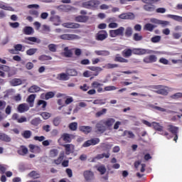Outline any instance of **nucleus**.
<instances>
[{
    "mask_svg": "<svg viewBox=\"0 0 182 182\" xmlns=\"http://www.w3.org/2000/svg\"><path fill=\"white\" fill-rule=\"evenodd\" d=\"M141 2L146 4L143 6V9L146 12H154L156 11V6L153 4L160 2V0H141Z\"/></svg>",
    "mask_w": 182,
    "mask_h": 182,
    "instance_id": "f257e3e1",
    "label": "nucleus"
},
{
    "mask_svg": "<svg viewBox=\"0 0 182 182\" xmlns=\"http://www.w3.org/2000/svg\"><path fill=\"white\" fill-rule=\"evenodd\" d=\"M100 5V1L98 0H90L82 3V8H85L86 9H97Z\"/></svg>",
    "mask_w": 182,
    "mask_h": 182,
    "instance_id": "f03ea898",
    "label": "nucleus"
},
{
    "mask_svg": "<svg viewBox=\"0 0 182 182\" xmlns=\"http://www.w3.org/2000/svg\"><path fill=\"white\" fill-rule=\"evenodd\" d=\"M65 159V153L63 151H60V155L57 157V159H54V164L60 165L62 164V166L66 168L69 166V161L63 159Z\"/></svg>",
    "mask_w": 182,
    "mask_h": 182,
    "instance_id": "7ed1b4c3",
    "label": "nucleus"
},
{
    "mask_svg": "<svg viewBox=\"0 0 182 182\" xmlns=\"http://www.w3.org/2000/svg\"><path fill=\"white\" fill-rule=\"evenodd\" d=\"M154 89H156L154 93L160 95L168 96V87H164L163 85H155Z\"/></svg>",
    "mask_w": 182,
    "mask_h": 182,
    "instance_id": "20e7f679",
    "label": "nucleus"
},
{
    "mask_svg": "<svg viewBox=\"0 0 182 182\" xmlns=\"http://www.w3.org/2000/svg\"><path fill=\"white\" fill-rule=\"evenodd\" d=\"M124 27H119V28L116 30H110L109 31V35L110 38H116L117 36H124Z\"/></svg>",
    "mask_w": 182,
    "mask_h": 182,
    "instance_id": "39448f33",
    "label": "nucleus"
},
{
    "mask_svg": "<svg viewBox=\"0 0 182 182\" xmlns=\"http://www.w3.org/2000/svg\"><path fill=\"white\" fill-rule=\"evenodd\" d=\"M114 123V119L109 118L107 119H102L100 120L96 124L97 125H103L107 127V128L112 127Z\"/></svg>",
    "mask_w": 182,
    "mask_h": 182,
    "instance_id": "423d86ee",
    "label": "nucleus"
},
{
    "mask_svg": "<svg viewBox=\"0 0 182 182\" xmlns=\"http://www.w3.org/2000/svg\"><path fill=\"white\" fill-rule=\"evenodd\" d=\"M131 52L135 55H144L151 53L150 50L144 48H132Z\"/></svg>",
    "mask_w": 182,
    "mask_h": 182,
    "instance_id": "0eeeda50",
    "label": "nucleus"
},
{
    "mask_svg": "<svg viewBox=\"0 0 182 182\" xmlns=\"http://www.w3.org/2000/svg\"><path fill=\"white\" fill-rule=\"evenodd\" d=\"M168 132L173 134V141L176 142V141L178 140V128L173 125H168Z\"/></svg>",
    "mask_w": 182,
    "mask_h": 182,
    "instance_id": "6e6552de",
    "label": "nucleus"
},
{
    "mask_svg": "<svg viewBox=\"0 0 182 182\" xmlns=\"http://www.w3.org/2000/svg\"><path fill=\"white\" fill-rule=\"evenodd\" d=\"M60 146L65 148V151H62V152L65 153V154L66 155L71 154L72 153H73V151L75 150V146L72 144H60Z\"/></svg>",
    "mask_w": 182,
    "mask_h": 182,
    "instance_id": "1a4fd4ad",
    "label": "nucleus"
},
{
    "mask_svg": "<svg viewBox=\"0 0 182 182\" xmlns=\"http://www.w3.org/2000/svg\"><path fill=\"white\" fill-rule=\"evenodd\" d=\"M108 34L106 31H100L95 35V41H103L107 38Z\"/></svg>",
    "mask_w": 182,
    "mask_h": 182,
    "instance_id": "9d476101",
    "label": "nucleus"
},
{
    "mask_svg": "<svg viewBox=\"0 0 182 182\" xmlns=\"http://www.w3.org/2000/svg\"><path fill=\"white\" fill-rule=\"evenodd\" d=\"M55 8L60 12H70V11H73V9H75V7L65 4L57 6Z\"/></svg>",
    "mask_w": 182,
    "mask_h": 182,
    "instance_id": "9b49d317",
    "label": "nucleus"
},
{
    "mask_svg": "<svg viewBox=\"0 0 182 182\" xmlns=\"http://www.w3.org/2000/svg\"><path fill=\"white\" fill-rule=\"evenodd\" d=\"M73 137V135L70 134L65 133L62 134V136H60V139H58V144H60V141L63 140L65 141V143H70L72 141V139Z\"/></svg>",
    "mask_w": 182,
    "mask_h": 182,
    "instance_id": "f8f14e48",
    "label": "nucleus"
},
{
    "mask_svg": "<svg viewBox=\"0 0 182 182\" xmlns=\"http://www.w3.org/2000/svg\"><path fill=\"white\" fill-rule=\"evenodd\" d=\"M98 143H100V139L98 138H93L91 139L84 143L82 146L84 147H90L91 146H95L98 144Z\"/></svg>",
    "mask_w": 182,
    "mask_h": 182,
    "instance_id": "ddd939ff",
    "label": "nucleus"
},
{
    "mask_svg": "<svg viewBox=\"0 0 182 182\" xmlns=\"http://www.w3.org/2000/svg\"><path fill=\"white\" fill-rule=\"evenodd\" d=\"M157 61V57H156L155 55H150L149 56L144 57V59H142V62H144L146 64H150L154 63Z\"/></svg>",
    "mask_w": 182,
    "mask_h": 182,
    "instance_id": "4468645a",
    "label": "nucleus"
},
{
    "mask_svg": "<svg viewBox=\"0 0 182 182\" xmlns=\"http://www.w3.org/2000/svg\"><path fill=\"white\" fill-rule=\"evenodd\" d=\"M60 39L63 41H73L79 39V36L75 34H63L60 36Z\"/></svg>",
    "mask_w": 182,
    "mask_h": 182,
    "instance_id": "2eb2a0df",
    "label": "nucleus"
},
{
    "mask_svg": "<svg viewBox=\"0 0 182 182\" xmlns=\"http://www.w3.org/2000/svg\"><path fill=\"white\" fill-rule=\"evenodd\" d=\"M84 178L85 181L90 182L94 180V173L91 171H84Z\"/></svg>",
    "mask_w": 182,
    "mask_h": 182,
    "instance_id": "dca6fc26",
    "label": "nucleus"
},
{
    "mask_svg": "<svg viewBox=\"0 0 182 182\" xmlns=\"http://www.w3.org/2000/svg\"><path fill=\"white\" fill-rule=\"evenodd\" d=\"M29 148V152L33 154H40L41 152V148L40 146H38L36 145H33L32 144H29L28 146Z\"/></svg>",
    "mask_w": 182,
    "mask_h": 182,
    "instance_id": "f3484780",
    "label": "nucleus"
},
{
    "mask_svg": "<svg viewBox=\"0 0 182 182\" xmlns=\"http://www.w3.org/2000/svg\"><path fill=\"white\" fill-rule=\"evenodd\" d=\"M110 129V127H107V126L106 125H103V124H95V129H97L95 131V132H98L100 134H103L105 133V132H106V130Z\"/></svg>",
    "mask_w": 182,
    "mask_h": 182,
    "instance_id": "a211bd4d",
    "label": "nucleus"
},
{
    "mask_svg": "<svg viewBox=\"0 0 182 182\" xmlns=\"http://www.w3.org/2000/svg\"><path fill=\"white\" fill-rule=\"evenodd\" d=\"M118 18H119V19H134L135 16L134 14L129 12L119 15Z\"/></svg>",
    "mask_w": 182,
    "mask_h": 182,
    "instance_id": "6ab92c4d",
    "label": "nucleus"
},
{
    "mask_svg": "<svg viewBox=\"0 0 182 182\" xmlns=\"http://www.w3.org/2000/svg\"><path fill=\"white\" fill-rule=\"evenodd\" d=\"M29 107H31V106H28V104H21L18 106V112L19 113L28 112V110H29Z\"/></svg>",
    "mask_w": 182,
    "mask_h": 182,
    "instance_id": "aec40b11",
    "label": "nucleus"
},
{
    "mask_svg": "<svg viewBox=\"0 0 182 182\" xmlns=\"http://www.w3.org/2000/svg\"><path fill=\"white\" fill-rule=\"evenodd\" d=\"M92 128L90 126H81L80 127V132L84 133L85 134H88L91 133Z\"/></svg>",
    "mask_w": 182,
    "mask_h": 182,
    "instance_id": "412c9836",
    "label": "nucleus"
},
{
    "mask_svg": "<svg viewBox=\"0 0 182 182\" xmlns=\"http://www.w3.org/2000/svg\"><path fill=\"white\" fill-rule=\"evenodd\" d=\"M22 85V80L19 78H14L10 80V86L11 87H17Z\"/></svg>",
    "mask_w": 182,
    "mask_h": 182,
    "instance_id": "4be33fe9",
    "label": "nucleus"
},
{
    "mask_svg": "<svg viewBox=\"0 0 182 182\" xmlns=\"http://www.w3.org/2000/svg\"><path fill=\"white\" fill-rule=\"evenodd\" d=\"M18 154L21 156H26L28 154V148L23 145H21L19 149H18Z\"/></svg>",
    "mask_w": 182,
    "mask_h": 182,
    "instance_id": "5701e85b",
    "label": "nucleus"
},
{
    "mask_svg": "<svg viewBox=\"0 0 182 182\" xmlns=\"http://www.w3.org/2000/svg\"><path fill=\"white\" fill-rule=\"evenodd\" d=\"M145 21L148 23L151 22V23H168V21H163L154 18H146Z\"/></svg>",
    "mask_w": 182,
    "mask_h": 182,
    "instance_id": "b1692460",
    "label": "nucleus"
},
{
    "mask_svg": "<svg viewBox=\"0 0 182 182\" xmlns=\"http://www.w3.org/2000/svg\"><path fill=\"white\" fill-rule=\"evenodd\" d=\"M57 156H60V154H59V150H57L56 149H52L50 150L49 152V157L51 159H54L57 157Z\"/></svg>",
    "mask_w": 182,
    "mask_h": 182,
    "instance_id": "393cba45",
    "label": "nucleus"
},
{
    "mask_svg": "<svg viewBox=\"0 0 182 182\" xmlns=\"http://www.w3.org/2000/svg\"><path fill=\"white\" fill-rule=\"evenodd\" d=\"M41 91V88L37 85H32L28 89L29 93H36Z\"/></svg>",
    "mask_w": 182,
    "mask_h": 182,
    "instance_id": "a878e982",
    "label": "nucleus"
},
{
    "mask_svg": "<svg viewBox=\"0 0 182 182\" xmlns=\"http://www.w3.org/2000/svg\"><path fill=\"white\" fill-rule=\"evenodd\" d=\"M88 69L91 71L96 72L95 74H94V76H97L98 73H101L102 71H103V69L100 67L90 66L88 67Z\"/></svg>",
    "mask_w": 182,
    "mask_h": 182,
    "instance_id": "bb28decb",
    "label": "nucleus"
},
{
    "mask_svg": "<svg viewBox=\"0 0 182 182\" xmlns=\"http://www.w3.org/2000/svg\"><path fill=\"white\" fill-rule=\"evenodd\" d=\"M54 97V92H48L46 94H41V98L48 100Z\"/></svg>",
    "mask_w": 182,
    "mask_h": 182,
    "instance_id": "cd10ccee",
    "label": "nucleus"
},
{
    "mask_svg": "<svg viewBox=\"0 0 182 182\" xmlns=\"http://www.w3.org/2000/svg\"><path fill=\"white\" fill-rule=\"evenodd\" d=\"M0 9H4V11H11V12H14V11H15L14 8L9 6H6L4 1H0Z\"/></svg>",
    "mask_w": 182,
    "mask_h": 182,
    "instance_id": "c85d7f7f",
    "label": "nucleus"
},
{
    "mask_svg": "<svg viewBox=\"0 0 182 182\" xmlns=\"http://www.w3.org/2000/svg\"><path fill=\"white\" fill-rule=\"evenodd\" d=\"M69 77H70V75H68L65 73H60L57 75V79H58V80L67 81L69 80Z\"/></svg>",
    "mask_w": 182,
    "mask_h": 182,
    "instance_id": "c756f323",
    "label": "nucleus"
},
{
    "mask_svg": "<svg viewBox=\"0 0 182 182\" xmlns=\"http://www.w3.org/2000/svg\"><path fill=\"white\" fill-rule=\"evenodd\" d=\"M0 140L4 142H10L11 139L10 136H9V135H6L4 133H0Z\"/></svg>",
    "mask_w": 182,
    "mask_h": 182,
    "instance_id": "7c9ffc66",
    "label": "nucleus"
},
{
    "mask_svg": "<svg viewBox=\"0 0 182 182\" xmlns=\"http://www.w3.org/2000/svg\"><path fill=\"white\" fill-rule=\"evenodd\" d=\"M95 55L98 56H109L110 53L107 50H95Z\"/></svg>",
    "mask_w": 182,
    "mask_h": 182,
    "instance_id": "2f4dec72",
    "label": "nucleus"
},
{
    "mask_svg": "<svg viewBox=\"0 0 182 182\" xmlns=\"http://www.w3.org/2000/svg\"><path fill=\"white\" fill-rule=\"evenodd\" d=\"M124 36L125 38H131L132 36V28L130 27L127 28V29L124 28Z\"/></svg>",
    "mask_w": 182,
    "mask_h": 182,
    "instance_id": "473e14b6",
    "label": "nucleus"
},
{
    "mask_svg": "<svg viewBox=\"0 0 182 182\" xmlns=\"http://www.w3.org/2000/svg\"><path fill=\"white\" fill-rule=\"evenodd\" d=\"M87 19H89V17L87 16H78L75 18V21L85 23L87 21Z\"/></svg>",
    "mask_w": 182,
    "mask_h": 182,
    "instance_id": "72a5a7b5",
    "label": "nucleus"
},
{
    "mask_svg": "<svg viewBox=\"0 0 182 182\" xmlns=\"http://www.w3.org/2000/svg\"><path fill=\"white\" fill-rule=\"evenodd\" d=\"M35 97H36L35 94H32V95H29L28 97V99L26 100L28 103H29V106L31 107H33V101L35 100Z\"/></svg>",
    "mask_w": 182,
    "mask_h": 182,
    "instance_id": "f704fd0d",
    "label": "nucleus"
},
{
    "mask_svg": "<svg viewBox=\"0 0 182 182\" xmlns=\"http://www.w3.org/2000/svg\"><path fill=\"white\" fill-rule=\"evenodd\" d=\"M132 55H134V53L132 52H131V49L130 48L125 49L122 52V55L124 56V58H129Z\"/></svg>",
    "mask_w": 182,
    "mask_h": 182,
    "instance_id": "c9c22d12",
    "label": "nucleus"
},
{
    "mask_svg": "<svg viewBox=\"0 0 182 182\" xmlns=\"http://www.w3.org/2000/svg\"><path fill=\"white\" fill-rule=\"evenodd\" d=\"M23 33L26 36L32 35V33H33V29L32 27L26 26L23 28Z\"/></svg>",
    "mask_w": 182,
    "mask_h": 182,
    "instance_id": "e433bc0d",
    "label": "nucleus"
},
{
    "mask_svg": "<svg viewBox=\"0 0 182 182\" xmlns=\"http://www.w3.org/2000/svg\"><path fill=\"white\" fill-rule=\"evenodd\" d=\"M167 16H168V18H171V19H173V21H177V22L182 23V17L181 16L171 15V14H168Z\"/></svg>",
    "mask_w": 182,
    "mask_h": 182,
    "instance_id": "4c0bfd02",
    "label": "nucleus"
},
{
    "mask_svg": "<svg viewBox=\"0 0 182 182\" xmlns=\"http://www.w3.org/2000/svg\"><path fill=\"white\" fill-rule=\"evenodd\" d=\"M151 127H153V128L154 129V130L157 131V132H161L163 131V127L161 126L159 123L157 122H153V125H151Z\"/></svg>",
    "mask_w": 182,
    "mask_h": 182,
    "instance_id": "58836bf2",
    "label": "nucleus"
},
{
    "mask_svg": "<svg viewBox=\"0 0 182 182\" xmlns=\"http://www.w3.org/2000/svg\"><path fill=\"white\" fill-rule=\"evenodd\" d=\"M37 106H41V109L43 110H46V107H47V102L40 100L38 102H37Z\"/></svg>",
    "mask_w": 182,
    "mask_h": 182,
    "instance_id": "ea45409f",
    "label": "nucleus"
},
{
    "mask_svg": "<svg viewBox=\"0 0 182 182\" xmlns=\"http://www.w3.org/2000/svg\"><path fill=\"white\" fill-rule=\"evenodd\" d=\"M114 62L121 63H127L128 60H127L124 58H122L120 56H116L114 58Z\"/></svg>",
    "mask_w": 182,
    "mask_h": 182,
    "instance_id": "a19ab883",
    "label": "nucleus"
},
{
    "mask_svg": "<svg viewBox=\"0 0 182 182\" xmlns=\"http://www.w3.org/2000/svg\"><path fill=\"white\" fill-rule=\"evenodd\" d=\"M32 136V132L29 130L23 131V133H22V137L25 138V139H28Z\"/></svg>",
    "mask_w": 182,
    "mask_h": 182,
    "instance_id": "79ce46f5",
    "label": "nucleus"
},
{
    "mask_svg": "<svg viewBox=\"0 0 182 182\" xmlns=\"http://www.w3.org/2000/svg\"><path fill=\"white\" fill-rule=\"evenodd\" d=\"M26 41H31L32 43H41V40L36 38L35 37H28L25 38Z\"/></svg>",
    "mask_w": 182,
    "mask_h": 182,
    "instance_id": "37998d69",
    "label": "nucleus"
},
{
    "mask_svg": "<svg viewBox=\"0 0 182 182\" xmlns=\"http://www.w3.org/2000/svg\"><path fill=\"white\" fill-rule=\"evenodd\" d=\"M40 124H41V119L40 118H33L32 120H31V124L33 126H38Z\"/></svg>",
    "mask_w": 182,
    "mask_h": 182,
    "instance_id": "c03bdc74",
    "label": "nucleus"
},
{
    "mask_svg": "<svg viewBox=\"0 0 182 182\" xmlns=\"http://www.w3.org/2000/svg\"><path fill=\"white\" fill-rule=\"evenodd\" d=\"M63 27L70 29L79 28V24H62Z\"/></svg>",
    "mask_w": 182,
    "mask_h": 182,
    "instance_id": "a18cd8bd",
    "label": "nucleus"
},
{
    "mask_svg": "<svg viewBox=\"0 0 182 182\" xmlns=\"http://www.w3.org/2000/svg\"><path fill=\"white\" fill-rule=\"evenodd\" d=\"M97 171L100 172L101 175H105L106 173V167L104 165L100 166L97 168Z\"/></svg>",
    "mask_w": 182,
    "mask_h": 182,
    "instance_id": "49530a36",
    "label": "nucleus"
},
{
    "mask_svg": "<svg viewBox=\"0 0 182 182\" xmlns=\"http://www.w3.org/2000/svg\"><path fill=\"white\" fill-rule=\"evenodd\" d=\"M65 74H66L67 75L70 76V77H75V76L77 75V73L74 69L68 70L67 73H65Z\"/></svg>",
    "mask_w": 182,
    "mask_h": 182,
    "instance_id": "de8ad7c7",
    "label": "nucleus"
},
{
    "mask_svg": "<svg viewBox=\"0 0 182 182\" xmlns=\"http://www.w3.org/2000/svg\"><path fill=\"white\" fill-rule=\"evenodd\" d=\"M22 48H23L22 44H16V45H14V50H13V49L10 50V53H13V52L14 50L22 51Z\"/></svg>",
    "mask_w": 182,
    "mask_h": 182,
    "instance_id": "09e8293b",
    "label": "nucleus"
},
{
    "mask_svg": "<svg viewBox=\"0 0 182 182\" xmlns=\"http://www.w3.org/2000/svg\"><path fill=\"white\" fill-rule=\"evenodd\" d=\"M92 104L98 105H104L106 104V99H105V100H95L92 102Z\"/></svg>",
    "mask_w": 182,
    "mask_h": 182,
    "instance_id": "8fccbe9b",
    "label": "nucleus"
},
{
    "mask_svg": "<svg viewBox=\"0 0 182 182\" xmlns=\"http://www.w3.org/2000/svg\"><path fill=\"white\" fill-rule=\"evenodd\" d=\"M61 122V118L60 117H57L53 119V125L54 127H58L59 124H60Z\"/></svg>",
    "mask_w": 182,
    "mask_h": 182,
    "instance_id": "3c124183",
    "label": "nucleus"
},
{
    "mask_svg": "<svg viewBox=\"0 0 182 182\" xmlns=\"http://www.w3.org/2000/svg\"><path fill=\"white\" fill-rule=\"evenodd\" d=\"M107 112V109L105 108H103V109H102L101 111H98L97 112V113H95V117H100L102 115L105 114Z\"/></svg>",
    "mask_w": 182,
    "mask_h": 182,
    "instance_id": "603ef678",
    "label": "nucleus"
},
{
    "mask_svg": "<svg viewBox=\"0 0 182 182\" xmlns=\"http://www.w3.org/2000/svg\"><path fill=\"white\" fill-rule=\"evenodd\" d=\"M77 129V123L72 122L69 124V129H70L72 132H75Z\"/></svg>",
    "mask_w": 182,
    "mask_h": 182,
    "instance_id": "864d4df0",
    "label": "nucleus"
},
{
    "mask_svg": "<svg viewBox=\"0 0 182 182\" xmlns=\"http://www.w3.org/2000/svg\"><path fill=\"white\" fill-rule=\"evenodd\" d=\"M51 59L52 58L50 56L46 55H40V57H38V60L41 61L51 60Z\"/></svg>",
    "mask_w": 182,
    "mask_h": 182,
    "instance_id": "5fc2aeb1",
    "label": "nucleus"
},
{
    "mask_svg": "<svg viewBox=\"0 0 182 182\" xmlns=\"http://www.w3.org/2000/svg\"><path fill=\"white\" fill-rule=\"evenodd\" d=\"M50 21L51 22H62V20L60 19V16H53L50 18Z\"/></svg>",
    "mask_w": 182,
    "mask_h": 182,
    "instance_id": "6e6d98bb",
    "label": "nucleus"
},
{
    "mask_svg": "<svg viewBox=\"0 0 182 182\" xmlns=\"http://www.w3.org/2000/svg\"><path fill=\"white\" fill-rule=\"evenodd\" d=\"M133 40L134 41H140L143 40V36H141L139 33H135L133 36Z\"/></svg>",
    "mask_w": 182,
    "mask_h": 182,
    "instance_id": "4d7b16f0",
    "label": "nucleus"
},
{
    "mask_svg": "<svg viewBox=\"0 0 182 182\" xmlns=\"http://www.w3.org/2000/svg\"><path fill=\"white\" fill-rule=\"evenodd\" d=\"M37 50L38 49L36 48H29V50H26V55L29 56L33 55Z\"/></svg>",
    "mask_w": 182,
    "mask_h": 182,
    "instance_id": "13d9d810",
    "label": "nucleus"
},
{
    "mask_svg": "<svg viewBox=\"0 0 182 182\" xmlns=\"http://www.w3.org/2000/svg\"><path fill=\"white\" fill-rule=\"evenodd\" d=\"M91 87H92L94 89L100 88V87H103V84L98 82H92Z\"/></svg>",
    "mask_w": 182,
    "mask_h": 182,
    "instance_id": "bf43d9fd",
    "label": "nucleus"
},
{
    "mask_svg": "<svg viewBox=\"0 0 182 182\" xmlns=\"http://www.w3.org/2000/svg\"><path fill=\"white\" fill-rule=\"evenodd\" d=\"M119 65L117 64H106L105 66H104V68H107V69H114V68H117Z\"/></svg>",
    "mask_w": 182,
    "mask_h": 182,
    "instance_id": "052dcab7",
    "label": "nucleus"
},
{
    "mask_svg": "<svg viewBox=\"0 0 182 182\" xmlns=\"http://www.w3.org/2000/svg\"><path fill=\"white\" fill-rule=\"evenodd\" d=\"M64 50H65V57L66 58L72 57V52L70 51V50L68 49V47L65 48Z\"/></svg>",
    "mask_w": 182,
    "mask_h": 182,
    "instance_id": "680f3d73",
    "label": "nucleus"
},
{
    "mask_svg": "<svg viewBox=\"0 0 182 182\" xmlns=\"http://www.w3.org/2000/svg\"><path fill=\"white\" fill-rule=\"evenodd\" d=\"M57 46L55 44H50L48 45V50L50 52L55 53Z\"/></svg>",
    "mask_w": 182,
    "mask_h": 182,
    "instance_id": "e2e57ef3",
    "label": "nucleus"
},
{
    "mask_svg": "<svg viewBox=\"0 0 182 182\" xmlns=\"http://www.w3.org/2000/svg\"><path fill=\"white\" fill-rule=\"evenodd\" d=\"M154 28V26L152 24H146V26H144L146 31H149L150 32H152Z\"/></svg>",
    "mask_w": 182,
    "mask_h": 182,
    "instance_id": "0e129e2a",
    "label": "nucleus"
},
{
    "mask_svg": "<svg viewBox=\"0 0 182 182\" xmlns=\"http://www.w3.org/2000/svg\"><path fill=\"white\" fill-rule=\"evenodd\" d=\"M181 97H182V93L181 92L175 93L172 96H171V98L173 100L180 99Z\"/></svg>",
    "mask_w": 182,
    "mask_h": 182,
    "instance_id": "69168bd1",
    "label": "nucleus"
},
{
    "mask_svg": "<svg viewBox=\"0 0 182 182\" xmlns=\"http://www.w3.org/2000/svg\"><path fill=\"white\" fill-rule=\"evenodd\" d=\"M161 37L160 36H155L154 37L151 38V43H156L160 41Z\"/></svg>",
    "mask_w": 182,
    "mask_h": 182,
    "instance_id": "338daca9",
    "label": "nucleus"
},
{
    "mask_svg": "<svg viewBox=\"0 0 182 182\" xmlns=\"http://www.w3.org/2000/svg\"><path fill=\"white\" fill-rule=\"evenodd\" d=\"M41 117H43V119H44V120H47L50 118V114L48 112H43L41 113Z\"/></svg>",
    "mask_w": 182,
    "mask_h": 182,
    "instance_id": "774afa93",
    "label": "nucleus"
}]
</instances>
